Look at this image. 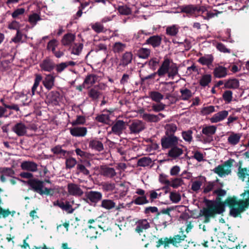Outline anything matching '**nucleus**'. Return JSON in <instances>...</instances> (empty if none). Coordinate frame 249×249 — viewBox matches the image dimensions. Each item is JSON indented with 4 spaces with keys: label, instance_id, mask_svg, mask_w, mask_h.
Listing matches in <instances>:
<instances>
[{
    "label": "nucleus",
    "instance_id": "obj_7",
    "mask_svg": "<svg viewBox=\"0 0 249 249\" xmlns=\"http://www.w3.org/2000/svg\"><path fill=\"white\" fill-rule=\"evenodd\" d=\"M216 214H218L214 211L212 210L209 207L203 208L200 211L199 215L204 216L205 217L204 223H207L210 221L211 218H213L215 217Z\"/></svg>",
    "mask_w": 249,
    "mask_h": 249
},
{
    "label": "nucleus",
    "instance_id": "obj_49",
    "mask_svg": "<svg viewBox=\"0 0 249 249\" xmlns=\"http://www.w3.org/2000/svg\"><path fill=\"white\" fill-rule=\"evenodd\" d=\"M51 150L54 154L59 155L60 158L65 157L67 153V151L62 149L61 146L60 145L55 146L52 148Z\"/></svg>",
    "mask_w": 249,
    "mask_h": 249
},
{
    "label": "nucleus",
    "instance_id": "obj_15",
    "mask_svg": "<svg viewBox=\"0 0 249 249\" xmlns=\"http://www.w3.org/2000/svg\"><path fill=\"white\" fill-rule=\"evenodd\" d=\"M162 38L158 35H154L150 36L146 40L144 44L151 45L154 48L160 46L161 43Z\"/></svg>",
    "mask_w": 249,
    "mask_h": 249
},
{
    "label": "nucleus",
    "instance_id": "obj_37",
    "mask_svg": "<svg viewBox=\"0 0 249 249\" xmlns=\"http://www.w3.org/2000/svg\"><path fill=\"white\" fill-rule=\"evenodd\" d=\"M116 204L111 199H103L102 201L101 207L107 209V210H111L115 207Z\"/></svg>",
    "mask_w": 249,
    "mask_h": 249
},
{
    "label": "nucleus",
    "instance_id": "obj_50",
    "mask_svg": "<svg viewBox=\"0 0 249 249\" xmlns=\"http://www.w3.org/2000/svg\"><path fill=\"white\" fill-rule=\"evenodd\" d=\"M150 35V33L146 32L143 30H140L137 33L134 35V38L141 41L144 39L145 36H149Z\"/></svg>",
    "mask_w": 249,
    "mask_h": 249
},
{
    "label": "nucleus",
    "instance_id": "obj_59",
    "mask_svg": "<svg viewBox=\"0 0 249 249\" xmlns=\"http://www.w3.org/2000/svg\"><path fill=\"white\" fill-rule=\"evenodd\" d=\"M192 134L193 131L191 130H188L187 131H182V136L185 141L190 142L193 139Z\"/></svg>",
    "mask_w": 249,
    "mask_h": 249
},
{
    "label": "nucleus",
    "instance_id": "obj_24",
    "mask_svg": "<svg viewBox=\"0 0 249 249\" xmlns=\"http://www.w3.org/2000/svg\"><path fill=\"white\" fill-rule=\"evenodd\" d=\"M183 153L182 149L178 147L177 145L170 148L168 152V156L173 159H176L181 156Z\"/></svg>",
    "mask_w": 249,
    "mask_h": 249
},
{
    "label": "nucleus",
    "instance_id": "obj_26",
    "mask_svg": "<svg viewBox=\"0 0 249 249\" xmlns=\"http://www.w3.org/2000/svg\"><path fill=\"white\" fill-rule=\"evenodd\" d=\"M75 39V36L74 34L72 33H67L63 36L61 39L62 45L65 46H71Z\"/></svg>",
    "mask_w": 249,
    "mask_h": 249
},
{
    "label": "nucleus",
    "instance_id": "obj_48",
    "mask_svg": "<svg viewBox=\"0 0 249 249\" xmlns=\"http://www.w3.org/2000/svg\"><path fill=\"white\" fill-rule=\"evenodd\" d=\"M126 44L120 42H115L113 46V51L115 53H120L126 48Z\"/></svg>",
    "mask_w": 249,
    "mask_h": 249
},
{
    "label": "nucleus",
    "instance_id": "obj_18",
    "mask_svg": "<svg viewBox=\"0 0 249 249\" xmlns=\"http://www.w3.org/2000/svg\"><path fill=\"white\" fill-rule=\"evenodd\" d=\"M149 228L150 224L146 219H140L136 223L135 231L140 233L142 232L144 230H146Z\"/></svg>",
    "mask_w": 249,
    "mask_h": 249
},
{
    "label": "nucleus",
    "instance_id": "obj_20",
    "mask_svg": "<svg viewBox=\"0 0 249 249\" xmlns=\"http://www.w3.org/2000/svg\"><path fill=\"white\" fill-rule=\"evenodd\" d=\"M71 134L74 137H84L87 133V129L85 127H74L70 129Z\"/></svg>",
    "mask_w": 249,
    "mask_h": 249
},
{
    "label": "nucleus",
    "instance_id": "obj_58",
    "mask_svg": "<svg viewBox=\"0 0 249 249\" xmlns=\"http://www.w3.org/2000/svg\"><path fill=\"white\" fill-rule=\"evenodd\" d=\"M26 132V127L22 124H17V135L18 136H23Z\"/></svg>",
    "mask_w": 249,
    "mask_h": 249
},
{
    "label": "nucleus",
    "instance_id": "obj_45",
    "mask_svg": "<svg viewBox=\"0 0 249 249\" xmlns=\"http://www.w3.org/2000/svg\"><path fill=\"white\" fill-rule=\"evenodd\" d=\"M180 93H181L180 98L184 101L189 100L192 96L191 91L187 88L180 89Z\"/></svg>",
    "mask_w": 249,
    "mask_h": 249
},
{
    "label": "nucleus",
    "instance_id": "obj_46",
    "mask_svg": "<svg viewBox=\"0 0 249 249\" xmlns=\"http://www.w3.org/2000/svg\"><path fill=\"white\" fill-rule=\"evenodd\" d=\"M14 172L10 168H7L3 171V174L0 176V179L1 182H4L8 180V178L12 175H14Z\"/></svg>",
    "mask_w": 249,
    "mask_h": 249
},
{
    "label": "nucleus",
    "instance_id": "obj_32",
    "mask_svg": "<svg viewBox=\"0 0 249 249\" xmlns=\"http://www.w3.org/2000/svg\"><path fill=\"white\" fill-rule=\"evenodd\" d=\"M241 136V134L232 132L228 137V142L230 144L235 145L239 142Z\"/></svg>",
    "mask_w": 249,
    "mask_h": 249
},
{
    "label": "nucleus",
    "instance_id": "obj_21",
    "mask_svg": "<svg viewBox=\"0 0 249 249\" xmlns=\"http://www.w3.org/2000/svg\"><path fill=\"white\" fill-rule=\"evenodd\" d=\"M125 128V122L123 120H118L112 126L111 130L115 134H120L123 130Z\"/></svg>",
    "mask_w": 249,
    "mask_h": 249
},
{
    "label": "nucleus",
    "instance_id": "obj_31",
    "mask_svg": "<svg viewBox=\"0 0 249 249\" xmlns=\"http://www.w3.org/2000/svg\"><path fill=\"white\" fill-rule=\"evenodd\" d=\"M54 77L51 74L46 76L43 81L44 86L48 90H50L54 86Z\"/></svg>",
    "mask_w": 249,
    "mask_h": 249
},
{
    "label": "nucleus",
    "instance_id": "obj_1",
    "mask_svg": "<svg viewBox=\"0 0 249 249\" xmlns=\"http://www.w3.org/2000/svg\"><path fill=\"white\" fill-rule=\"evenodd\" d=\"M205 202L207 207L218 214L225 211V205L228 206L230 209V214L234 217H238L248 207L246 201L243 199H238L235 196L228 197L224 202L222 201L221 197L218 196H216L215 201L205 199Z\"/></svg>",
    "mask_w": 249,
    "mask_h": 249
},
{
    "label": "nucleus",
    "instance_id": "obj_10",
    "mask_svg": "<svg viewBox=\"0 0 249 249\" xmlns=\"http://www.w3.org/2000/svg\"><path fill=\"white\" fill-rule=\"evenodd\" d=\"M68 191L70 195L75 196H81L84 192L79 186L76 184L71 183L68 184Z\"/></svg>",
    "mask_w": 249,
    "mask_h": 249
},
{
    "label": "nucleus",
    "instance_id": "obj_55",
    "mask_svg": "<svg viewBox=\"0 0 249 249\" xmlns=\"http://www.w3.org/2000/svg\"><path fill=\"white\" fill-rule=\"evenodd\" d=\"M95 120L98 122L108 124L109 121V116L108 114H101L97 116Z\"/></svg>",
    "mask_w": 249,
    "mask_h": 249
},
{
    "label": "nucleus",
    "instance_id": "obj_8",
    "mask_svg": "<svg viewBox=\"0 0 249 249\" xmlns=\"http://www.w3.org/2000/svg\"><path fill=\"white\" fill-rule=\"evenodd\" d=\"M170 60L168 58H165L162 62L160 66L156 71V73L160 77H164L166 74H168L169 68H170Z\"/></svg>",
    "mask_w": 249,
    "mask_h": 249
},
{
    "label": "nucleus",
    "instance_id": "obj_61",
    "mask_svg": "<svg viewBox=\"0 0 249 249\" xmlns=\"http://www.w3.org/2000/svg\"><path fill=\"white\" fill-rule=\"evenodd\" d=\"M78 163L76 160L73 158H69L66 159L65 164L67 169H71L77 165Z\"/></svg>",
    "mask_w": 249,
    "mask_h": 249
},
{
    "label": "nucleus",
    "instance_id": "obj_2",
    "mask_svg": "<svg viewBox=\"0 0 249 249\" xmlns=\"http://www.w3.org/2000/svg\"><path fill=\"white\" fill-rule=\"evenodd\" d=\"M180 9L181 13H186L188 17H195L196 18L200 16V14H203L207 11L205 6L199 4L184 5L180 7Z\"/></svg>",
    "mask_w": 249,
    "mask_h": 249
},
{
    "label": "nucleus",
    "instance_id": "obj_9",
    "mask_svg": "<svg viewBox=\"0 0 249 249\" xmlns=\"http://www.w3.org/2000/svg\"><path fill=\"white\" fill-rule=\"evenodd\" d=\"M90 166L89 161L85 160L83 162H78L76 166L77 174L81 173L84 176L90 177L89 171L87 169V167Z\"/></svg>",
    "mask_w": 249,
    "mask_h": 249
},
{
    "label": "nucleus",
    "instance_id": "obj_27",
    "mask_svg": "<svg viewBox=\"0 0 249 249\" xmlns=\"http://www.w3.org/2000/svg\"><path fill=\"white\" fill-rule=\"evenodd\" d=\"M40 66L44 71L50 72L55 67V64L50 59H45L40 64Z\"/></svg>",
    "mask_w": 249,
    "mask_h": 249
},
{
    "label": "nucleus",
    "instance_id": "obj_28",
    "mask_svg": "<svg viewBox=\"0 0 249 249\" xmlns=\"http://www.w3.org/2000/svg\"><path fill=\"white\" fill-rule=\"evenodd\" d=\"M197 61L202 65H206L209 67L213 61V57L212 54H208L204 56L200 57Z\"/></svg>",
    "mask_w": 249,
    "mask_h": 249
},
{
    "label": "nucleus",
    "instance_id": "obj_56",
    "mask_svg": "<svg viewBox=\"0 0 249 249\" xmlns=\"http://www.w3.org/2000/svg\"><path fill=\"white\" fill-rule=\"evenodd\" d=\"M158 104H153L151 106V109L155 112H159L161 111H162L164 109L165 107V105L160 102H158Z\"/></svg>",
    "mask_w": 249,
    "mask_h": 249
},
{
    "label": "nucleus",
    "instance_id": "obj_38",
    "mask_svg": "<svg viewBox=\"0 0 249 249\" xmlns=\"http://www.w3.org/2000/svg\"><path fill=\"white\" fill-rule=\"evenodd\" d=\"M179 27L177 25L168 26L166 28V34L168 36H174L178 33Z\"/></svg>",
    "mask_w": 249,
    "mask_h": 249
},
{
    "label": "nucleus",
    "instance_id": "obj_25",
    "mask_svg": "<svg viewBox=\"0 0 249 249\" xmlns=\"http://www.w3.org/2000/svg\"><path fill=\"white\" fill-rule=\"evenodd\" d=\"M89 147L98 152H101L104 149L103 143L97 139H92L89 141Z\"/></svg>",
    "mask_w": 249,
    "mask_h": 249
},
{
    "label": "nucleus",
    "instance_id": "obj_30",
    "mask_svg": "<svg viewBox=\"0 0 249 249\" xmlns=\"http://www.w3.org/2000/svg\"><path fill=\"white\" fill-rule=\"evenodd\" d=\"M224 87L227 89H237L239 87V82L236 78L229 79L225 82Z\"/></svg>",
    "mask_w": 249,
    "mask_h": 249
},
{
    "label": "nucleus",
    "instance_id": "obj_42",
    "mask_svg": "<svg viewBox=\"0 0 249 249\" xmlns=\"http://www.w3.org/2000/svg\"><path fill=\"white\" fill-rule=\"evenodd\" d=\"M212 76L210 74H206L202 76L199 80V85L203 87L207 86L211 82Z\"/></svg>",
    "mask_w": 249,
    "mask_h": 249
},
{
    "label": "nucleus",
    "instance_id": "obj_22",
    "mask_svg": "<svg viewBox=\"0 0 249 249\" xmlns=\"http://www.w3.org/2000/svg\"><path fill=\"white\" fill-rule=\"evenodd\" d=\"M133 55L130 52H126L124 53L121 59L120 65L126 67L132 62Z\"/></svg>",
    "mask_w": 249,
    "mask_h": 249
},
{
    "label": "nucleus",
    "instance_id": "obj_39",
    "mask_svg": "<svg viewBox=\"0 0 249 249\" xmlns=\"http://www.w3.org/2000/svg\"><path fill=\"white\" fill-rule=\"evenodd\" d=\"M142 118L147 122L149 123H158V118L156 115L147 113H143L142 115Z\"/></svg>",
    "mask_w": 249,
    "mask_h": 249
},
{
    "label": "nucleus",
    "instance_id": "obj_60",
    "mask_svg": "<svg viewBox=\"0 0 249 249\" xmlns=\"http://www.w3.org/2000/svg\"><path fill=\"white\" fill-rule=\"evenodd\" d=\"M219 180L217 179L215 181H213V182H208L206 185V186L204 187L203 189V193L204 194H207L208 193L211 192L213 190V189L214 188L216 182L218 181Z\"/></svg>",
    "mask_w": 249,
    "mask_h": 249
},
{
    "label": "nucleus",
    "instance_id": "obj_13",
    "mask_svg": "<svg viewBox=\"0 0 249 249\" xmlns=\"http://www.w3.org/2000/svg\"><path fill=\"white\" fill-rule=\"evenodd\" d=\"M47 98L49 103L53 106L58 105L60 101V93L57 91H52L49 93Z\"/></svg>",
    "mask_w": 249,
    "mask_h": 249
},
{
    "label": "nucleus",
    "instance_id": "obj_12",
    "mask_svg": "<svg viewBox=\"0 0 249 249\" xmlns=\"http://www.w3.org/2000/svg\"><path fill=\"white\" fill-rule=\"evenodd\" d=\"M129 128L131 133L137 134L142 131L145 127L141 121L135 120L131 124Z\"/></svg>",
    "mask_w": 249,
    "mask_h": 249
},
{
    "label": "nucleus",
    "instance_id": "obj_62",
    "mask_svg": "<svg viewBox=\"0 0 249 249\" xmlns=\"http://www.w3.org/2000/svg\"><path fill=\"white\" fill-rule=\"evenodd\" d=\"M118 10L121 15H128L131 13L130 8L125 5L119 6Z\"/></svg>",
    "mask_w": 249,
    "mask_h": 249
},
{
    "label": "nucleus",
    "instance_id": "obj_41",
    "mask_svg": "<svg viewBox=\"0 0 249 249\" xmlns=\"http://www.w3.org/2000/svg\"><path fill=\"white\" fill-rule=\"evenodd\" d=\"M92 29L96 33H104L106 31L103 24L100 22H96L90 25Z\"/></svg>",
    "mask_w": 249,
    "mask_h": 249
},
{
    "label": "nucleus",
    "instance_id": "obj_35",
    "mask_svg": "<svg viewBox=\"0 0 249 249\" xmlns=\"http://www.w3.org/2000/svg\"><path fill=\"white\" fill-rule=\"evenodd\" d=\"M216 128L214 125L206 126L202 128V133L207 136H212L215 134Z\"/></svg>",
    "mask_w": 249,
    "mask_h": 249
},
{
    "label": "nucleus",
    "instance_id": "obj_54",
    "mask_svg": "<svg viewBox=\"0 0 249 249\" xmlns=\"http://www.w3.org/2000/svg\"><path fill=\"white\" fill-rule=\"evenodd\" d=\"M97 76L93 74L88 75L84 80L83 85H93L97 80Z\"/></svg>",
    "mask_w": 249,
    "mask_h": 249
},
{
    "label": "nucleus",
    "instance_id": "obj_14",
    "mask_svg": "<svg viewBox=\"0 0 249 249\" xmlns=\"http://www.w3.org/2000/svg\"><path fill=\"white\" fill-rule=\"evenodd\" d=\"M53 204L54 206H58L62 210L65 211L69 213H71L74 211L72 206L70 204V202L66 201L65 203L61 200L55 201L53 202Z\"/></svg>",
    "mask_w": 249,
    "mask_h": 249
},
{
    "label": "nucleus",
    "instance_id": "obj_29",
    "mask_svg": "<svg viewBox=\"0 0 249 249\" xmlns=\"http://www.w3.org/2000/svg\"><path fill=\"white\" fill-rule=\"evenodd\" d=\"M83 48V44L82 43H74L71 44L69 49L71 54L76 55H79L81 53Z\"/></svg>",
    "mask_w": 249,
    "mask_h": 249
},
{
    "label": "nucleus",
    "instance_id": "obj_52",
    "mask_svg": "<svg viewBox=\"0 0 249 249\" xmlns=\"http://www.w3.org/2000/svg\"><path fill=\"white\" fill-rule=\"evenodd\" d=\"M149 202V201L147 199L146 196H137L134 200L132 201V203H134L135 204L139 205L147 204Z\"/></svg>",
    "mask_w": 249,
    "mask_h": 249
},
{
    "label": "nucleus",
    "instance_id": "obj_4",
    "mask_svg": "<svg viewBox=\"0 0 249 249\" xmlns=\"http://www.w3.org/2000/svg\"><path fill=\"white\" fill-rule=\"evenodd\" d=\"M181 232L182 233L181 235H175L173 237L169 238V242L168 243L172 244L175 247L178 248L180 247L182 249H187L188 242L185 240L187 236L186 235L183 234V231H181Z\"/></svg>",
    "mask_w": 249,
    "mask_h": 249
},
{
    "label": "nucleus",
    "instance_id": "obj_44",
    "mask_svg": "<svg viewBox=\"0 0 249 249\" xmlns=\"http://www.w3.org/2000/svg\"><path fill=\"white\" fill-rule=\"evenodd\" d=\"M178 69L176 63H173L171 65L170 64V68H169L168 72V77L173 79L178 74Z\"/></svg>",
    "mask_w": 249,
    "mask_h": 249
},
{
    "label": "nucleus",
    "instance_id": "obj_6",
    "mask_svg": "<svg viewBox=\"0 0 249 249\" xmlns=\"http://www.w3.org/2000/svg\"><path fill=\"white\" fill-rule=\"evenodd\" d=\"M26 183L30 190L39 194L41 189L44 188V181L37 178L28 179Z\"/></svg>",
    "mask_w": 249,
    "mask_h": 249
},
{
    "label": "nucleus",
    "instance_id": "obj_11",
    "mask_svg": "<svg viewBox=\"0 0 249 249\" xmlns=\"http://www.w3.org/2000/svg\"><path fill=\"white\" fill-rule=\"evenodd\" d=\"M102 194L98 191H90L86 193L87 199L91 202L97 203L102 198Z\"/></svg>",
    "mask_w": 249,
    "mask_h": 249
},
{
    "label": "nucleus",
    "instance_id": "obj_40",
    "mask_svg": "<svg viewBox=\"0 0 249 249\" xmlns=\"http://www.w3.org/2000/svg\"><path fill=\"white\" fill-rule=\"evenodd\" d=\"M152 161L150 158L144 157L140 158L137 161V166L146 167L150 165Z\"/></svg>",
    "mask_w": 249,
    "mask_h": 249
},
{
    "label": "nucleus",
    "instance_id": "obj_16",
    "mask_svg": "<svg viewBox=\"0 0 249 249\" xmlns=\"http://www.w3.org/2000/svg\"><path fill=\"white\" fill-rule=\"evenodd\" d=\"M229 115V112L227 110H222L214 114L210 120L212 123H216L221 122L226 119Z\"/></svg>",
    "mask_w": 249,
    "mask_h": 249
},
{
    "label": "nucleus",
    "instance_id": "obj_19",
    "mask_svg": "<svg viewBox=\"0 0 249 249\" xmlns=\"http://www.w3.org/2000/svg\"><path fill=\"white\" fill-rule=\"evenodd\" d=\"M100 173L104 177L112 178L116 175V173L113 168L107 166H103L100 168Z\"/></svg>",
    "mask_w": 249,
    "mask_h": 249
},
{
    "label": "nucleus",
    "instance_id": "obj_23",
    "mask_svg": "<svg viewBox=\"0 0 249 249\" xmlns=\"http://www.w3.org/2000/svg\"><path fill=\"white\" fill-rule=\"evenodd\" d=\"M227 69L223 66H219L214 69L213 73L216 78H221L226 76L228 74Z\"/></svg>",
    "mask_w": 249,
    "mask_h": 249
},
{
    "label": "nucleus",
    "instance_id": "obj_3",
    "mask_svg": "<svg viewBox=\"0 0 249 249\" xmlns=\"http://www.w3.org/2000/svg\"><path fill=\"white\" fill-rule=\"evenodd\" d=\"M234 161L233 159H229L226 161L223 164L219 165L213 169L214 172L220 177L230 174L231 172V167L232 166Z\"/></svg>",
    "mask_w": 249,
    "mask_h": 249
},
{
    "label": "nucleus",
    "instance_id": "obj_5",
    "mask_svg": "<svg viewBox=\"0 0 249 249\" xmlns=\"http://www.w3.org/2000/svg\"><path fill=\"white\" fill-rule=\"evenodd\" d=\"M162 149H169L171 147L178 145V138L176 136H163L160 140Z\"/></svg>",
    "mask_w": 249,
    "mask_h": 249
},
{
    "label": "nucleus",
    "instance_id": "obj_34",
    "mask_svg": "<svg viewBox=\"0 0 249 249\" xmlns=\"http://www.w3.org/2000/svg\"><path fill=\"white\" fill-rule=\"evenodd\" d=\"M86 232L87 233V237L90 239H96L97 237L98 231L95 227L89 225Z\"/></svg>",
    "mask_w": 249,
    "mask_h": 249
},
{
    "label": "nucleus",
    "instance_id": "obj_33",
    "mask_svg": "<svg viewBox=\"0 0 249 249\" xmlns=\"http://www.w3.org/2000/svg\"><path fill=\"white\" fill-rule=\"evenodd\" d=\"M165 135L175 136L174 134L177 130V125L174 124H167L165 126Z\"/></svg>",
    "mask_w": 249,
    "mask_h": 249
},
{
    "label": "nucleus",
    "instance_id": "obj_64",
    "mask_svg": "<svg viewBox=\"0 0 249 249\" xmlns=\"http://www.w3.org/2000/svg\"><path fill=\"white\" fill-rule=\"evenodd\" d=\"M58 45V41L55 39L50 40L47 44V49L48 50H51L52 52L55 51V48Z\"/></svg>",
    "mask_w": 249,
    "mask_h": 249
},
{
    "label": "nucleus",
    "instance_id": "obj_57",
    "mask_svg": "<svg viewBox=\"0 0 249 249\" xmlns=\"http://www.w3.org/2000/svg\"><path fill=\"white\" fill-rule=\"evenodd\" d=\"M160 61L156 57L150 59L148 62V64L151 70L155 71L159 64Z\"/></svg>",
    "mask_w": 249,
    "mask_h": 249
},
{
    "label": "nucleus",
    "instance_id": "obj_17",
    "mask_svg": "<svg viewBox=\"0 0 249 249\" xmlns=\"http://www.w3.org/2000/svg\"><path fill=\"white\" fill-rule=\"evenodd\" d=\"M20 166L23 170L32 172L37 171V164L34 161H24L21 163Z\"/></svg>",
    "mask_w": 249,
    "mask_h": 249
},
{
    "label": "nucleus",
    "instance_id": "obj_47",
    "mask_svg": "<svg viewBox=\"0 0 249 249\" xmlns=\"http://www.w3.org/2000/svg\"><path fill=\"white\" fill-rule=\"evenodd\" d=\"M42 77L40 74H36V77L35 79L34 84L32 88V92L33 95H35L36 93H38V91H36V89L38 87L40 82L41 81Z\"/></svg>",
    "mask_w": 249,
    "mask_h": 249
},
{
    "label": "nucleus",
    "instance_id": "obj_36",
    "mask_svg": "<svg viewBox=\"0 0 249 249\" xmlns=\"http://www.w3.org/2000/svg\"><path fill=\"white\" fill-rule=\"evenodd\" d=\"M151 50L149 49L141 48L137 51L138 56L142 59H147L150 56Z\"/></svg>",
    "mask_w": 249,
    "mask_h": 249
},
{
    "label": "nucleus",
    "instance_id": "obj_43",
    "mask_svg": "<svg viewBox=\"0 0 249 249\" xmlns=\"http://www.w3.org/2000/svg\"><path fill=\"white\" fill-rule=\"evenodd\" d=\"M149 96L152 101L156 102H160L163 98V95L160 92L156 91L150 92L149 93Z\"/></svg>",
    "mask_w": 249,
    "mask_h": 249
},
{
    "label": "nucleus",
    "instance_id": "obj_51",
    "mask_svg": "<svg viewBox=\"0 0 249 249\" xmlns=\"http://www.w3.org/2000/svg\"><path fill=\"white\" fill-rule=\"evenodd\" d=\"M101 94L102 93L95 88L91 89L88 92L89 96L91 98L92 100H97Z\"/></svg>",
    "mask_w": 249,
    "mask_h": 249
},
{
    "label": "nucleus",
    "instance_id": "obj_53",
    "mask_svg": "<svg viewBox=\"0 0 249 249\" xmlns=\"http://www.w3.org/2000/svg\"><path fill=\"white\" fill-rule=\"evenodd\" d=\"M168 177V176L167 175L164 174H161L159 176V181L161 183L166 185V186L163 187V189L166 190L169 189V184H170V181L167 179Z\"/></svg>",
    "mask_w": 249,
    "mask_h": 249
},
{
    "label": "nucleus",
    "instance_id": "obj_63",
    "mask_svg": "<svg viewBox=\"0 0 249 249\" xmlns=\"http://www.w3.org/2000/svg\"><path fill=\"white\" fill-rule=\"evenodd\" d=\"M183 183V180L181 178H176L173 179L172 181H170V184H169V187L171 186L174 188H177L180 186Z\"/></svg>",
    "mask_w": 249,
    "mask_h": 249
}]
</instances>
